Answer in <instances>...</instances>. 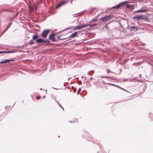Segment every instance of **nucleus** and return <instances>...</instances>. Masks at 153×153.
<instances>
[{
  "mask_svg": "<svg viewBox=\"0 0 153 153\" xmlns=\"http://www.w3.org/2000/svg\"><path fill=\"white\" fill-rule=\"evenodd\" d=\"M82 28L86 27L88 26H91L90 25H89V24H83L81 25Z\"/></svg>",
  "mask_w": 153,
  "mask_h": 153,
  "instance_id": "18",
  "label": "nucleus"
},
{
  "mask_svg": "<svg viewBox=\"0 0 153 153\" xmlns=\"http://www.w3.org/2000/svg\"><path fill=\"white\" fill-rule=\"evenodd\" d=\"M126 7L127 8H131V9H133L134 8V6L133 5H131L130 4H127Z\"/></svg>",
  "mask_w": 153,
  "mask_h": 153,
  "instance_id": "14",
  "label": "nucleus"
},
{
  "mask_svg": "<svg viewBox=\"0 0 153 153\" xmlns=\"http://www.w3.org/2000/svg\"><path fill=\"white\" fill-rule=\"evenodd\" d=\"M92 22H93V21L92 20L88 22L89 23V24H90V23H91Z\"/></svg>",
  "mask_w": 153,
  "mask_h": 153,
  "instance_id": "36",
  "label": "nucleus"
},
{
  "mask_svg": "<svg viewBox=\"0 0 153 153\" xmlns=\"http://www.w3.org/2000/svg\"><path fill=\"white\" fill-rule=\"evenodd\" d=\"M92 141H93L92 142L93 143H94L95 144H97L98 146L100 148L102 147V145L99 142H95L93 140H92Z\"/></svg>",
  "mask_w": 153,
  "mask_h": 153,
  "instance_id": "16",
  "label": "nucleus"
},
{
  "mask_svg": "<svg viewBox=\"0 0 153 153\" xmlns=\"http://www.w3.org/2000/svg\"><path fill=\"white\" fill-rule=\"evenodd\" d=\"M30 3H30V2H29V4H30Z\"/></svg>",
  "mask_w": 153,
  "mask_h": 153,
  "instance_id": "50",
  "label": "nucleus"
},
{
  "mask_svg": "<svg viewBox=\"0 0 153 153\" xmlns=\"http://www.w3.org/2000/svg\"><path fill=\"white\" fill-rule=\"evenodd\" d=\"M76 120H77V119H76L75 120H73V121H70L69 122H71V123H73L74 122H76Z\"/></svg>",
  "mask_w": 153,
  "mask_h": 153,
  "instance_id": "32",
  "label": "nucleus"
},
{
  "mask_svg": "<svg viewBox=\"0 0 153 153\" xmlns=\"http://www.w3.org/2000/svg\"><path fill=\"white\" fill-rule=\"evenodd\" d=\"M60 107L61 108H62L63 110V111H64V109L63 108L61 105V106H60Z\"/></svg>",
  "mask_w": 153,
  "mask_h": 153,
  "instance_id": "38",
  "label": "nucleus"
},
{
  "mask_svg": "<svg viewBox=\"0 0 153 153\" xmlns=\"http://www.w3.org/2000/svg\"><path fill=\"white\" fill-rule=\"evenodd\" d=\"M32 40H31L29 42V44L30 45H33V44H34V42H32Z\"/></svg>",
  "mask_w": 153,
  "mask_h": 153,
  "instance_id": "22",
  "label": "nucleus"
},
{
  "mask_svg": "<svg viewBox=\"0 0 153 153\" xmlns=\"http://www.w3.org/2000/svg\"><path fill=\"white\" fill-rule=\"evenodd\" d=\"M50 30L47 29L44 30L41 33L40 36L44 38H46Z\"/></svg>",
  "mask_w": 153,
  "mask_h": 153,
  "instance_id": "3",
  "label": "nucleus"
},
{
  "mask_svg": "<svg viewBox=\"0 0 153 153\" xmlns=\"http://www.w3.org/2000/svg\"><path fill=\"white\" fill-rule=\"evenodd\" d=\"M122 4L120 2L119 4L116 5V6L113 7L112 8H111V9H113V8H117L118 9L120 8L121 6H122Z\"/></svg>",
  "mask_w": 153,
  "mask_h": 153,
  "instance_id": "11",
  "label": "nucleus"
},
{
  "mask_svg": "<svg viewBox=\"0 0 153 153\" xmlns=\"http://www.w3.org/2000/svg\"><path fill=\"white\" fill-rule=\"evenodd\" d=\"M39 35L37 34H34L32 37V40H36V43L41 44L42 45L43 44L48 45L50 43L49 41L47 39L46 40L41 38L37 39Z\"/></svg>",
  "mask_w": 153,
  "mask_h": 153,
  "instance_id": "1",
  "label": "nucleus"
},
{
  "mask_svg": "<svg viewBox=\"0 0 153 153\" xmlns=\"http://www.w3.org/2000/svg\"><path fill=\"white\" fill-rule=\"evenodd\" d=\"M68 38H61V40H63V39H67Z\"/></svg>",
  "mask_w": 153,
  "mask_h": 153,
  "instance_id": "37",
  "label": "nucleus"
},
{
  "mask_svg": "<svg viewBox=\"0 0 153 153\" xmlns=\"http://www.w3.org/2000/svg\"><path fill=\"white\" fill-rule=\"evenodd\" d=\"M94 71H91L88 73V75H90V76H91L94 73Z\"/></svg>",
  "mask_w": 153,
  "mask_h": 153,
  "instance_id": "20",
  "label": "nucleus"
},
{
  "mask_svg": "<svg viewBox=\"0 0 153 153\" xmlns=\"http://www.w3.org/2000/svg\"><path fill=\"white\" fill-rule=\"evenodd\" d=\"M148 10V9H141L137 11H134V12H133V13H138L140 12L143 13L147 11Z\"/></svg>",
  "mask_w": 153,
  "mask_h": 153,
  "instance_id": "7",
  "label": "nucleus"
},
{
  "mask_svg": "<svg viewBox=\"0 0 153 153\" xmlns=\"http://www.w3.org/2000/svg\"><path fill=\"white\" fill-rule=\"evenodd\" d=\"M127 79H125V80L126 81V80H127Z\"/></svg>",
  "mask_w": 153,
  "mask_h": 153,
  "instance_id": "52",
  "label": "nucleus"
},
{
  "mask_svg": "<svg viewBox=\"0 0 153 153\" xmlns=\"http://www.w3.org/2000/svg\"><path fill=\"white\" fill-rule=\"evenodd\" d=\"M15 60L13 59H6L0 62V63L3 64V63H9V62L10 61H14Z\"/></svg>",
  "mask_w": 153,
  "mask_h": 153,
  "instance_id": "8",
  "label": "nucleus"
},
{
  "mask_svg": "<svg viewBox=\"0 0 153 153\" xmlns=\"http://www.w3.org/2000/svg\"><path fill=\"white\" fill-rule=\"evenodd\" d=\"M116 87H118V88H120V89H122V90H124V91H127L125 89H123V88H121V87H120V86H117H117H116Z\"/></svg>",
  "mask_w": 153,
  "mask_h": 153,
  "instance_id": "27",
  "label": "nucleus"
},
{
  "mask_svg": "<svg viewBox=\"0 0 153 153\" xmlns=\"http://www.w3.org/2000/svg\"><path fill=\"white\" fill-rule=\"evenodd\" d=\"M80 90H81V88H79V89H78V92H77V94H79V92L80 91Z\"/></svg>",
  "mask_w": 153,
  "mask_h": 153,
  "instance_id": "29",
  "label": "nucleus"
},
{
  "mask_svg": "<svg viewBox=\"0 0 153 153\" xmlns=\"http://www.w3.org/2000/svg\"><path fill=\"white\" fill-rule=\"evenodd\" d=\"M2 53H4V51H0V54Z\"/></svg>",
  "mask_w": 153,
  "mask_h": 153,
  "instance_id": "34",
  "label": "nucleus"
},
{
  "mask_svg": "<svg viewBox=\"0 0 153 153\" xmlns=\"http://www.w3.org/2000/svg\"><path fill=\"white\" fill-rule=\"evenodd\" d=\"M97 18H95L93 20H92L93 21V22H94V21L97 22Z\"/></svg>",
  "mask_w": 153,
  "mask_h": 153,
  "instance_id": "31",
  "label": "nucleus"
},
{
  "mask_svg": "<svg viewBox=\"0 0 153 153\" xmlns=\"http://www.w3.org/2000/svg\"><path fill=\"white\" fill-rule=\"evenodd\" d=\"M45 96H43L42 97L43 98H45Z\"/></svg>",
  "mask_w": 153,
  "mask_h": 153,
  "instance_id": "44",
  "label": "nucleus"
},
{
  "mask_svg": "<svg viewBox=\"0 0 153 153\" xmlns=\"http://www.w3.org/2000/svg\"><path fill=\"white\" fill-rule=\"evenodd\" d=\"M122 4H127L128 3V1H125L123 2H121Z\"/></svg>",
  "mask_w": 153,
  "mask_h": 153,
  "instance_id": "28",
  "label": "nucleus"
},
{
  "mask_svg": "<svg viewBox=\"0 0 153 153\" xmlns=\"http://www.w3.org/2000/svg\"><path fill=\"white\" fill-rule=\"evenodd\" d=\"M120 71H122V70L121 69H120Z\"/></svg>",
  "mask_w": 153,
  "mask_h": 153,
  "instance_id": "51",
  "label": "nucleus"
},
{
  "mask_svg": "<svg viewBox=\"0 0 153 153\" xmlns=\"http://www.w3.org/2000/svg\"><path fill=\"white\" fill-rule=\"evenodd\" d=\"M62 5L61 2L58 4L56 6V9H58V8L61 7Z\"/></svg>",
  "mask_w": 153,
  "mask_h": 153,
  "instance_id": "19",
  "label": "nucleus"
},
{
  "mask_svg": "<svg viewBox=\"0 0 153 153\" xmlns=\"http://www.w3.org/2000/svg\"><path fill=\"white\" fill-rule=\"evenodd\" d=\"M64 1H66L67 2V0H64Z\"/></svg>",
  "mask_w": 153,
  "mask_h": 153,
  "instance_id": "49",
  "label": "nucleus"
},
{
  "mask_svg": "<svg viewBox=\"0 0 153 153\" xmlns=\"http://www.w3.org/2000/svg\"><path fill=\"white\" fill-rule=\"evenodd\" d=\"M40 89L41 90H42V89H42V88H40Z\"/></svg>",
  "mask_w": 153,
  "mask_h": 153,
  "instance_id": "46",
  "label": "nucleus"
},
{
  "mask_svg": "<svg viewBox=\"0 0 153 153\" xmlns=\"http://www.w3.org/2000/svg\"><path fill=\"white\" fill-rule=\"evenodd\" d=\"M108 25H109V23H107V24H106V25L105 26V28H107L108 29H109V27L108 26Z\"/></svg>",
  "mask_w": 153,
  "mask_h": 153,
  "instance_id": "24",
  "label": "nucleus"
},
{
  "mask_svg": "<svg viewBox=\"0 0 153 153\" xmlns=\"http://www.w3.org/2000/svg\"><path fill=\"white\" fill-rule=\"evenodd\" d=\"M139 77H140L141 76V74H140L139 75Z\"/></svg>",
  "mask_w": 153,
  "mask_h": 153,
  "instance_id": "43",
  "label": "nucleus"
},
{
  "mask_svg": "<svg viewBox=\"0 0 153 153\" xmlns=\"http://www.w3.org/2000/svg\"><path fill=\"white\" fill-rule=\"evenodd\" d=\"M101 77L102 78H110L112 79L115 80H116V78L115 77H108V76H101Z\"/></svg>",
  "mask_w": 153,
  "mask_h": 153,
  "instance_id": "15",
  "label": "nucleus"
},
{
  "mask_svg": "<svg viewBox=\"0 0 153 153\" xmlns=\"http://www.w3.org/2000/svg\"><path fill=\"white\" fill-rule=\"evenodd\" d=\"M56 102L58 103L59 106L60 107V106H61V105L59 103V102H58V101H57Z\"/></svg>",
  "mask_w": 153,
  "mask_h": 153,
  "instance_id": "33",
  "label": "nucleus"
},
{
  "mask_svg": "<svg viewBox=\"0 0 153 153\" xmlns=\"http://www.w3.org/2000/svg\"><path fill=\"white\" fill-rule=\"evenodd\" d=\"M56 33H51L49 36V39L53 42H58V40L56 39L54 36L56 35Z\"/></svg>",
  "mask_w": 153,
  "mask_h": 153,
  "instance_id": "4",
  "label": "nucleus"
},
{
  "mask_svg": "<svg viewBox=\"0 0 153 153\" xmlns=\"http://www.w3.org/2000/svg\"><path fill=\"white\" fill-rule=\"evenodd\" d=\"M139 30L138 27L136 26H132L131 28V30H134L135 31H137Z\"/></svg>",
  "mask_w": 153,
  "mask_h": 153,
  "instance_id": "12",
  "label": "nucleus"
},
{
  "mask_svg": "<svg viewBox=\"0 0 153 153\" xmlns=\"http://www.w3.org/2000/svg\"><path fill=\"white\" fill-rule=\"evenodd\" d=\"M36 98L38 100L39 99V98H40V97H38V96H37L36 97Z\"/></svg>",
  "mask_w": 153,
  "mask_h": 153,
  "instance_id": "35",
  "label": "nucleus"
},
{
  "mask_svg": "<svg viewBox=\"0 0 153 153\" xmlns=\"http://www.w3.org/2000/svg\"><path fill=\"white\" fill-rule=\"evenodd\" d=\"M114 16L112 14H110L109 15H106L104 17H102L99 19L100 20H102L103 22L108 21L110 19L113 18Z\"/></svg>",
  "mask_w": 153,
  "mask_h": 153,
  "instance_id": "2",
  "label": "nucleus"
},
{
  "mask_svg": "<svg viewBox=\"0 0 153 153\" xmlns=\"http://www.w3.org/2000/svg\"><path fill=\"white\" fill-rule=\"evenodd\" d=\"M78 32H75L72 33L69 37L68 38H70V37L72 38L76 36L77 35Z\"/></svg>",
  "mask_w": 153,
  "mask_h": 153,
  "instance_id": "10",
  "label": "nucleus"
},
{
  "mask_svg": "<svg viewBox=\"0 0 153 153\" xmlns=\"http://www.w3.org/2000/svg\"><path fill=\"white\" fill-rule=\"evenodd\" d=\"M107 73H108V74H109V72H112L111 71H110V70H108V69H107Z\"/></svg>",
  "mask_w": 153,
  "mask_h": 153,
  "instance_id": "30",
  "label": "nucleus"
},
{
  "mask_svg": "<svg viewBox=\"0 0 153 153\" xmlns=\"http://www.w3.org/2000/svg\"><path fill=\"white\" fill-rule=\"evenodd\" d=\"M87 140H88V141H91V140H89L88 139V138L87 139Z\"/></svg>",
  "mask_w": 153,
  "mask_h": 153,
  "instance_id": "41",
  "label": "nucleus"
},
{
  "mask_svg": "<svg viewBox=\"0 0 153 153\" xmlns=\"http://www.w3.org/2000/svg\"><path fill=\"white\" fill-rule=\"evenodd\" d=\"M142 20L147 22H148L149 21V19L146 16L141 15L140 20L141 21Z\"/></svg>",
  "mask_w": 153,
  "mask_h": 153,
  "instance_id": "6",
  "label": "nucleus"
},
{
  "mask_svg": "<svg viewBox=\"0 0 153 153\" xmlns=\"http://www.w3.org/2000/svg\"><path fill=\"white\" fill-rule=\"evenodd\" d=\"M92 77H91L90 78V81H91L92 80Z\"/></svg>",
  "mask_w": 153,
  "mask_h": 153,
  "instance_id": "42",
  "label": "nucleus"
},
{
  "mask_svg": "<svg viewBox=\"0 0 153 153\" xmlns=\"http://www.w3.org/2000/svg\"><path fill=\"white\" fill-rule=\"evenodd\" d=\"M72 1H71V3H72Z\"/></svg>",
  "mask_w": 153,
  "mask_h": 153,
  "instance_id": "47",
  "label": "nucleus"
},
{
  "mask_svg": "<svg viewBox=\"0 0 153 153\" xmlns=\"http://www.w3.org/2000/svg\"><path fill=\"white\" fill-rule=\"evenodd\" d=\"M11 8L12 7L10 6L9 5H7L5 7V8L3 10L8 12H12V9H11Z\"/></svg>",
  "mask_w": 153,
  "mask_h": 153,
  "instance_id": "5",
  "label": "nucleus"
},
{
  "mask_svg": "<svg viewBox=\"0 0 153 153\" xmlns=\"http://www.w3.org/2000/svg\"><path fill=\"white\" fill-rule=\"evenodd\" d=\"M111 84V85H114V86H116H116H117V85H114V84Z\"/></svg>",
  "mask_w": 153,
  "mask_h": 153,
  "instance_id": "39",
  "label": "nucleus"
},
{
  "mask_svg": "<svg viewBox=\"0 0 153 153\" xmlns=\"http://www.w3.org/2000/svg\"><path fill=\"white\" fill-rule=\"evenodd\" d=\"M84 137H85V136H83Z\"/></svg>",
  "mask_w": 153,
  "mask_h": 153,
  "instance_id": "48",
  "label": "nucleus"
},
{
  "mask_svg": "<svg viewBox=\"0 0 153 153\" xmlns=\"http://www.w3.org/2000/svg\"><path fill=\"white\" fill-rule=\"evenodd\" d=\"M82 29V25H77L75 27L74 30H78Z\"/></svg>",
  "mask_w": 153,
  "mask_h": 153,
  "instance_id": "13",
  "label": "nucleus"
},
{
  "mask_svg": "<svg viewBox=\"0 0 153 153\" xmlns=\"http://www.w3.org/2000/svg\"><path fill=\"white\" fill-rule=\"evenodd\" d=\"M10 24L11 23H9V25L7 26L5 28V30H7L8 29V28L10 27Z\"/></svg>",
  "mask_w": 153,
  "mask_h": 153,
  "instance_id": "23",
  "label": "nucleus"
},
{
  "mask_svg": "<svg viewBox=\"0 0 153 153\" xmlns=\"http://www.w3.org/2000/svg\"><path fill=\"white\" fill-rule=\"evenodd\" d=\"M57 38L56 39L58 40V41L59 40H61L62 38H61V36H57Z\"/></svg>",
  "mask_w": 153,
  "mask_h": 153,
  "instance_id": "25",
  "label": "nucleus"
},
{
  "mask_svg": "<svg viewBox=\"0 0 153 153\" xmlns=\"http://www.w3.org/2000/svg\"><path fill=\"white\" fill-rule=\"evenodd\" d=\"M62 5L66 4L67 3V1H64L61 2Z\"/></svg>",
  "mask_w": 153,
  "mask_h": 153,
  "instance_id": "26",
  "label": "nucleus"
},
{
  "mask_svg": "<svg viewBox=\"0 0 153 153\" xmlns=\"http://www.w3.org/2000/svg\"><path fill=\"white\" fill-rule=\"evenodd\" d=\"M81 83V82L80 81L79 82H78V84H80Z\"/></svg>",
  "mask_w": 153,
  "mask_h": 153,
  "instance_id": "40",
  "label": "nucleus"
},
{
  "mask_svg": "<svg viewBox=\"0 0 153 153\" xmlns=\"http://www.w3.org/2000/svg\"><path fill=\"white\" fill-rule=\"evenodd\" d=\"M54 88V89H59L58 88Z\"/></svg>",
  "mask_w": 153,
  "mask_h": 153,
  "instance_id": "45",
  "label": "nucleus"
},
{
  "mask_svg": "<svg viewBox=\"0 0 153 153\" xmlns=\"http://www.w3.org/2000/svg\"><path fill=\"white\" fill-rule=\"evenodd\" d=\"M141 1H143V0H141Z\"/></svg>",
  "mask_w": 153,
  "mask_h": 153,
  "instance_id": "53",
  "label": "nucleus"
},
{
  "mask_svg": "<svg viewBox=\"0 0 153 153\" xmlns=\"http://www.w3.org/2000/svg\"><path fill=\"white\" fill-rule=\"evenodd\" d=\"M133 18L134 19L137 21L140 20L141 15L138 14L136 16H134Z\"/></svg>",
  "mask_w": 153,
  "mask_h": 153,
  "instance_id": "9",
  "label": "nucleus"
},
{
  "mask_svg": "<svg viewBox=\"0 0 153 153\" xmlns=\"http://www.w3.org/2000/svg\"><path fill=\"white\" fill-rule=\"evenodd\" d=\"M15 52H16V51H4V53H14Z\"/></svg>",
  "mask_w": 153,
  "mask_h": 153,
  "instance_id": "17",
  "label": "nucleus"
},
{
  "mask_svg": "<svg viewBox=\"0 0 153 153\" xmlns=\"http://www.w3.org/2000/svg\"><path fill=\"white\" fill-rule=\"evenodd\" d=\"M29 8L31 10H33L34 9V8L33 7H32L31 5L30 4H29Z\"/></svg>",
  "mask_w": 153,
  "mask_h": 153,
  "instance_id": "21",
  "label": "nucleus"
}]
</instances>
